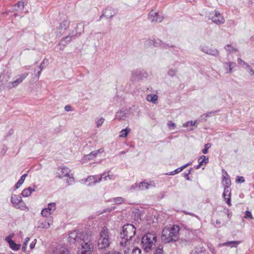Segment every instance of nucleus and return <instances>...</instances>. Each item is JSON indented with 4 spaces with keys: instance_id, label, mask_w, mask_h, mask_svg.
Wrapping results in <instances>:
<instances>
[{
    "instance_id": "f257e3e1",
    "label": "nucleus",
    "mask_w": 254,
    "mask_h": 254,
    "mask_svg": "<svg viewBox=\"0 0 254 254\" xmlns=\"http://www.w3.org/2000/svg\"><path fill=\"white\" fill-rule=\"evenodd\" d=\"M135 233L136 228L133 225L131 224L125 225L120 234L121 239L119 243L120 246L125 247L132 244V239Z\"/></svg>"
},
{
    "instance_id": "f03ea898",
    "label": "nucleus",
    "mask_w": 254,
    "mask_h": 254,
    "mask_svg": "<svg viewBox=\"0 0 254 254\" xmlns=\"http://www.w3.org/2000/svg\"><path fill=\"white\" fill-rule=\"evenodd\" d=\"M180 227L174 225L171 227H165L162 231V240L166 243L175 242L178 240L179 236Z\"/></svg>"
},
{
    "instance_id": "7ed1b4c3",
    "label": "nucleus",
    "mask_w": 254,
    "mask_h": 254,
    "mask_svg": "<svg viewBox=\"0 0 254 254\" xmlns=\"http://www.w3.org/2000/svg\"><path fill=\"white\" fill-rule=\"evenodd\" d=\"M156 242V236L152 233H147L141 239V245L143 250L149 252Z\"/></svg>"
},
{
    "instance_id": "20e7f679",
    "label": "nucleus",
    "mask_w": 254,
    "mask_h": 254,
    "mask_svg": "<svg viewBox=\"0 0 254 254\" xmlns=\"http://www.w3.org/2000/svg\"><path fill=\"white\" fill-rule=\"evenodd\" d=\"M110 244L109 230L106 227H104L100 232V238L98 242V249H106L109 246Z\"/></svg>"
},
{
    "instance_id": "39448f33",
    "label": "nucleus",
    "mask_w": 254,
    "mask_h": 254,
    "mask_svg": "<svg viewBox=\"0 0 254 254\" xmlns=\"http://www.w3.org/2000/svg\"><path fill=\"white\" fill-rule=\"evenodd\" d=\"M79 245L81 248L78 251L77 254H91L93 251L94 245L91 241L90 234L86 236Z\"/></svg>"
},
{
    "instance_id": "423d86ee",
    "label": "nucleus",
    "mask_w": 254,
    "mask_h": 254,
    "mask_svg": "<svg viewBox=\"0 0 254 254\" xmlns=\"http://www.w3.org/2000/svg\"><path fill=\"white\" fill-rule=\"evenodd\" d=\"M88 234L82 233L78 230L70 232L68 237V241L71 244L79 243V244Z\"/></svg>"
},
{
    "instance_id": "0eeeda50",
    "label": "nucleus",
    "mask_w": 254,
    "mask_h": 254,
    "mask_svg": "<svg viewBox=\"0 0 254 254\" xmlns=\"http://www.w3.org/2000/svg\"><path fill=\"white\" fill-rule=\"evenodd\" d=\"M144 44V47L146 48H150L152 46L154 47H160L161 48L164 49H167L168 47L173 48L174 47L173 45L169 46L168 44L164 43L160 39H155L154 38H150L147 39L145 41Z\"/></svg>"
},
{
    "instance_id": "6e6552de",
    "label": "nucleus",
    "mask_w": 254,
    "mask_h": 254,
    "mask_svg": "<svg viewBox=\"0 0 254 254\" xmlns=\"http://www.w3.org/2000/svg\"><path fill=\"white\" fill-rule=\"evenodd\" d=\"M148 74L146 71L140 69H134L132 71L130 81L132 83H134L146 78Z\"/></svg>"
},
{
    "instance_id": "1a4fd4ad",
    "label": "nucleus",
    "mask_w": 254,
    "mask_h": 254,
    "mask_svg": "<svg viewBox=\"0 0 254 254\" xmlns=\"http://www.w3.org/2000/svg\"><path fill=\"white\" fill-rule=\"evenodd\" d=\"M10 200L13 207L17 209H19L22 210H25L28 209L25 203L22 200L21 197L19 195L16 194L12 195L11 197Z\"/></svg>"
},
{
    "instance_id": "9d476101",
    "label": "nucleus",
    "mask_w": 254,
    "mask_h": 254,
    "mask_svg": "<svg viewBox=\"0 0 254 254\" xmlns=\"http://www.w3.org/2000/svg\"><path fill=\"white\" fill-rule=\"evenodd\" d=\"M208 18L217 25L223 24L225 22L224 17L217 11L210 13L208 15Z\"/></svg>"
},
{
    "instance_id": "9b49d317",
    "label": "nucleus",
    "mask_w": 254,
    "mask_h": 254,
    "mask_svg": "<svg viewBox=\"0 0 254 254\" xmlns=\"http://www.w3.org/2000/svg\"><path fill=\"white\" fill-rule=\"evenodd\" d=\"M28 75V73H24L22 74L19 75V78L16 79L15 80L7 83V87L8 89H12L17 86L20 83L23 82Z\"/></svg>"
},
{
    "instance_id": "f8f14e48",
    "label": "nucleus",
    "mask_w": 254,
    "mask_h": 254,
    "mask_svg": "<svg viewBox=\"0 0 254 254\" xmlns=\"http://www.w3.org/2000/svg\"><path fill=\"white\" fill-rule=\"evenodd\" d=\"M70 21L68 19L63 20L56 29L57 36H60L68 28Z\"/></svg>"
},
{
    "instance_id": "ddd939ff",
    "label": "nucleus",
    "mask_w": 254,
    "mask_h": 254,
    "mask_svg": "<svg viewBox=\"0 0 254 254\" xmlns=\"http://www.w3.org/2000/svg\"><path fill=\"white\" fill-rule=\"evenodd\" d=\"M201 51L206 54L217 57L219 55L218 50L212 46L209 47L206 46H202L201 48Z\"/></svg>"
},
{
    "instance_id": "4468645a",
    "label": "nucleus",
    "mask_w": 254,
    "mask_h": 254,
    "mask_svg": "<svg viewBox=\"0 0 254 254\" xmlns=\"http://www.w3.org/2000/svg\"><path fill=\"white\" fill-rule=\"evenodd\" d=\"M102 13L99 20H100L103 17H105L107 18L113 17L116 14V11L111 7H107L103 10Z\"/></svg>"
},
{
    "instance_id": "2eb2a0df",
    "label": "nucleus",
    "mask_w": 254,
    "mask_h": 254,
    "mask_svg": "<svg viewBox=\"0 0 254 254\" xmlns=\"http://www.w3.org/2000/svg\"><path fill=\"white\" fill-rule=\"evenodd\" d=\"M56 205L55 203H50L48 207L42 210L41 214L44 217H48L56 209Z\"/></svg>"
},
{
    "instance_id": "dca6fc26",
    "label": "nucleus",
    "mask_w": 254,
    "mask_h": 254,
    "mask_svg": "<svg viewBox=\"0 0 254 254\" xmlns=\"http://www.w3.org/2000/svg\"><path fill=\"white\" fill-rule=\"evenodd\" d=\"M125 254H140L141 250L137 247L132 246L131 244L124 247Z\"/></svg>"
},
{
    "instance_id": "f3484780",
    "label": "nucleus",
    "mask_w": 254,
    "mask_h": 254,
    "mask_svg": "<svg viewBox=\"0 0 254 254\" xmlns=\"http://www.w3.org/2000/svg\"><path fill=\"white\" fill-rule=\"evenodd\" d=\"M76 37V34H74V31L72 30L70 32L69 34L66 37L63 38L59 45H62L64 47L68 43H69L72 39H75Z\"/></svg>"
},
{
    "instance_id": "a211bd4d",
    "label": "nucleus",
    "mask_w": 254,
    "mask_h": 254,
    "mask_svg": "<svg viewBox=\"0 0 254 254\" xmlns=\"http://www.w3.org/2000/svg\"><path fill=\"white\" fill-rule=\"evenodd\" d=\"M148 18L151 22H161L163 17L159 15L158 13L154 11H152L149 13Z\"/></svg>"
},
{
    "instance_id": "6ab92c4d",
    "label": "nucleus",
    "mask_w": 254,
    "mask_h": 254,
    "mask_svg": "<svg viewBox=\"0 0 254 254\" xmlns=\"http://www.w3.org/2000/svg\"><path fill=\"white\" fill-rule=\"evenodd\" d=\"M231 190L229 187H225L224 192L223 193V196L225 198L226 203L229 205H231Z\"/></svg>"
},
{
    "instance_id": "aec40b11",
    "label": "nucleus",
    "mask_w": 254,
    "mask_h": 254,
    "mask_svg": "<svg viewBox=\"0 0 254 254\" xmlns=\"http://www.w3.org/2000/svg\"><path fill=\"white\" fill-rule=\"evenodd\" d=\"M59 170L60 171V173H58L57 176L59 178H62L64 177H67L69 175L70 170L69 168L66 167L59 168Z\"/></svg>"
},
{
    "instance_id": "412c9836",
    "label": "nucleus",
    "mask_w": 254,
    "mask_h": 254,
    "mask_svg": "<svg viewBox=\"0 0 254 254\" xmlns=\"http://www.w3.org/2000/svg\"><path fill=\"white\" fill-rule=\"evenodd\" d=\"M53 254H69V251L64 247L59 246L53 251Z\"/></svg>"
},
{
    "instance_id": "4be33fe9",
    "label": "nucleus",
    "mask_w": 254,
    "mask_h": 254,
    "mask_svg": "<svg viewBox=\"0 0 254 254\" xmlns=\"http://www.w3.org/2000/svg\"><path fill=\"white\" fill-rule=\"evenodd\" d=\"M223 64L226 73H231L233 67L235 66V64L233 62H224Z\"/></svg>"
},
{
    "instance_id": "5701e85b",
    "label": "nucleus",
    "mask_w": 254,
    "mask_h": 254,
    "mask_svg": "<svg viewBox=\"0 0 254 254\" xmlns=\"http://www.w3.org/2000/svg\"><path fill=\"white\" fill-rule=\"evenodd\" d=\"M84 29V25L83 24H78L75 28V32H74V34H76V37L80 36L83 32Z\"/></svg>"
},
{
    "instance_id": "b1692460",
    "label": "nucleus",
    "mask_w": 254,
    "mask_h": 254,
    "mask_svg": "<svg viewBox=\"0 0 254 254\" xmlns=\"http://www.w3.org/2000/svg\"><path fill=\"white\" fill-rule=\"evenodd\" d=\"M190 254H206V251L202 247H196L191 251Z\"/></svg>"
},
{
    "instance_id": "393cba45",
    "label": "nucleus",
    "mask_w": 254,
    "mask_h": 254,
    "mask_svg": "<svg viewBox=\"0 0 254 254\" xmlns=\"http://www.w3.org/2000/svg\"><path fill=\"white\" fill-rule=\"evenodd\" d=\"M35 190L33 189H32L31 187H28V188H26L24 189L21 193V194L24 197H27L32 193V192L34 191Z\"/></svg>"
},
{
    "instance_id": "a878e982",
    "label": "nucleus",
    "mask_w": 254,
    "mask_h": 254,
    "mask_svg": "<svg viewBox=\"0 0 254 254\" xmlns=\"http://www.w3.org/2000/svg\"><path fill=\"white\" fill-rule=\"evenodd\" d=\"M126 118L127 114L124 111H118L116 115V118L119 120H125Z\"/></svg>"
},
{
    "instance_id": "bb28decb",
    "label": "nucleus",
    "mask_w": 254,
    "mask_h": 254,
    "mask_svg": "<svg viewBox=\"0 0 254 254\" xmlns=\"http://www.w3.org/2000/svg\"><path fill=\"white\" fill-rule=\"evenodd\" d=\"M189 165H190V163L186 164L185 165H184L183 166H182L181 167H180V168H178L177 169H176L175 170H174L173 171H172V172H171L169 173H168L167 174L169 175H175V174H176L177 173H179L180 172H181L184 169L186 168Z\"/></svg>"
},
{
    "instance_id": "cd10ccee",
    "label": "nucleus",
    "mask_w": 254,
    "mask_h": 254,
    "mask_svg": "<svg viewBox=\"0 0 254 254\" xmlns=\"http://www.w3.org/2000/svg\"><path fill=\"white\" fill-rule=\"evenodd\" d=\"M198 161L199 163V165H203L208 163L209 159L208 157L202 155L199 158Z\"/></svg>"
},
{
    "instance_id": "c85d7f7f",
    "label": "nucleus",
    "mask_w": 254,
    "mask_h": 254,
    "mask_svg": "<svg viewBox=\"0 0 254 254\" xmlns=\"http://www.w3.org/2000/svg\"><path fill=\"white\" fill-rule=\"evenodd\" d=\"M158 99V96L155 94H149L146 96V100L149 102L155 103Z\"/></svg>"
},
{
    "instance_id": "c756f323",
    "label": "nucleus",
    "mask_w": 254,
    "mask_h": 254,
    "mask_svg": "<svg viewBox=\"0 0 254 254\" xmlns=\"http://www.w3.org/2000/svg\"><path fill=\"white\" fill-rule=\"evenodd\" d=\"M27 176V174H24L21 177L20 179L18 180V181L15 185L16 189L19 188V187L23 183V182H24V180Z\"/></svg>"
},
{
    "instance_id": "7c9ffc66",
    "label": "nucleus",
    "mask_w": 254,
    "mask_h": 254,
    "mask_svg": "<svg viewBox=\"0 0 254 254\" xmlns=\"http://www.w3.org/2000/svg\"><path fill=\"white\" fill-rule=\"evenodd\" d=\"M14 7H17V8H14L13 11L18 10H23L24 7V2L23 1H19L14 5Z\"/></svg>"
},
{
    "instance_id": "2f4dec72",
    "label": "nucleus",
    "mask_w": 254,
    "mask_h": 254,
    "mask_svg": "<svg viewBox=\"0 0 254 254\" xmlns=\"http://www.w3.org/2000/svg\"><path fill=\"white\" fill-rule=\"evenodd\" d=\"M112 176H110L109 175H105V173H103L101 175V177L99 179L98 181H94V183H97L98 182L102 181L103 179L104 180H107L108 179H109L110 180L112 179Z\"/></svg>"
},
{
    "instance_id": "473e14b6",
    "label": "nucleus",
    "mask_w": 254,
    "mask_h": 254,
    "mask_svg": "<svg viewBox=\"0 0 254 254\" xmlns=\"http://www.w3.org/2000/svg\"><path fill=\"white\" fill-rule=\"evenodd\" d=\"M130 130L129 128H126L125 129H122L120 133L119 136L120 137H126L127 136L129 131Z\"/></svg>"
},
{
    "instance_id": "72a5a7b5",
    "label": "nucleus",
    "mask_w": 254,
    "mask_h": 254,
    "mask_svg": "<svg viewBox=\"0 0 254 254\" xmlns=\"http://www.w3.org/2000/svg\"><path fill=\"white\" fill-rule=\"evenodd\" d=\"M9 247L12 250L17 251L20 249V245L16 244L14 241H11Z\"/></svg>"
},
{
    "instance_id": "f704fd0d",
    "label": "nucleus",
    "mask_w": 254,
    "mask_h": 254,
    "mask_svg": "<svg viewBox=\"0 0 254 254\" xmlns=\"http://www.w3.org/2000/svg\"><path fill=\"white\" fill-rule=\"evenodd\" d=\"M239 244H240V241H228V242L224 243L221 245L222 246H230L231 244H233V245H235V246H237V245H239Z\"/></svg>"
},
{
    "instance_id": "c9c22d12",
    "label": "nucleus",
    "mask_w": 254,
    "mask_h": 254,
    "mask_svg": "<svg viewBox=\"0 0 254 254\" xmlns=\"http://www.w3.org/2000/svg\"><path fill=\"white\" fill-rule=\"evenodd\" d=\"M225 49L229 53L232 52H237V49L233 46H231V45H227L225 46Z\"/></svg>"
},
{
    "instance_id": "e433bc0d",
    "label": "nucleus",
    "mask_w": 254,
    "mask_h": 254,
    "mask_svg": "<svg viewBox=\"0 0 254 254\" xmlns=\"http://www.w3.org/2000/svg\"><path fill=\"white\" fill-rule=\"evenodd\" d=\"M149 184L144 182H141L139 185V188L141 190L147 189Z\"/></svg>"
},
{
    "instance_id": "4c0bfd02",
    "label": "nucleus",
    "mask_w": 254,
    "mask_h": 254,
    "mask_svg": "<svg viewBox=\"0 0 254 254\" xmlns=\"http://www.w3.org/2000/svg\"><path fill=\"white\" fill-rule=\"evenodd\" d=\"M96 156V153L93 151H92L90 154L85 155V158L86 160H90L94 158Z\"/></svg>"
},
{
    "instance_id": "58836bf2",
    "label": "nucleus",
    "mask_w": 254,
    "mask_h": 254,
    "mask_svg": "<svg viewBox=\"0 0 254 254\" xmlns=\"http://www.w3.org/2000/svg\"><path fill=\"white\" fill-rule=\"evenodd\" d=\"M223 182H224L225 184V187H230L231 186V180L229 178H226L225 177H224L223 178Z\"/></svg>"
},
{
    "instance_id": "ea45409f",
    "label": "nucleus",
    "mask_w": 254,
    "mask_h": 254,
    "mask_svg": "<svg viewBox=\"0 0 254 254\" xmlns=\"http://www.w3.org/2000/svg\"><path fill=\"white\" fill-rule=\"evenodd\" d=\"M163 247L161 246H159L157 247L155 251L154 254H163Z\"/></svg>"
},
{
    "instance_id": "a19ab883",
    "label": "nucleus",
    "mask_w": 254,
    "mask_h": 254,
    "mask_svg": "<svg viewBox=\"0 0 254 254\" xmlns=\"http://www.w3.org/2000/svg\"><path fill=\"white\" fill-rule=\"evenodd\" d=\"M177 72V69H170L168 71V74L171 77H174Z\"/></svg>"
},
{
    "instance_id": "79ce46f5",
    "label": "nucleus",
    "mask_w": 254,
    "mask_h": 254,
    "mask_svg": "<svg viewBox=\"0 0 254 254\" xmlns=\"http://www.w3.org/2000/svg\"><path fill=\"white\" fill-rule=\"evenodd\" d=\"M69 178L67 179L66 183L69 185H71L74 181V179L72 175H69L67 176Z\"/></svg>"
},
{
    "instance_id": "37998d69",
    "label": "nucleus",
    "mask_w": 254,
    "mask_h": 254,
    "mask_svg": "<svg viewBox=\"0 0 254 254\" xmlns=\"http://www.w3.org/2000/svg\"><path fill=\"white\" fill-rule=\"evenodd\" d=\"M211 146V144L210 143H207L206 144H205V146H204V148L202 150V153L203 154H206L208 152V150L209 148H210Z\"/></svg>"
},
{
    "instance_id": "c03bdc74",
    "label": "nucleus",
    "mask_w": 254,
    "mask_h": 254,
    "mask_svg": "<svg viewBox=\"0 0 254 254\" xmlns=\"http://www.w3.org/2000/svg\"><path fill=\"white\" fill-rule=\"evenodd\" d=\"M124 201V199L121 197H118L114 198V202H116L117 204H121Z\"/></svg>"
},
{
    "instance_id": "a18cd8bd",
    "label": "nucleus",
    "mask_w": 254,
    "mask_h": 254,
    "mask_svg": "<svg viewBox=\"0 0 254 254\" xmlns=\"http://www.w3.org/2000/svg\"><path fill=\"white\" fill-rule=\"evenodd\" d=\"M29 240H30L29 238L28 237L25 238L24 244H23V246L22 248L23 251L25 252L26 251V246H27Z\"/></svg>"
},
{
    "instance_id": "49530a36",
    "label": "nucleus",
    "mask_w": 254,
    "mask_h": 254,
    "mask_svg": "<svg viewBox=\"0 0 254 254\" xmlns=\"http://www.w3.org/2000/svg\"><path fill=\"white\" fill-rule=\"evenodd\" d=\"M245 218H250L251 219H253L252 213L249 211H246L245 212V215L244 216Z\"/></svg>"
},
{
    "instance_id": "de8ad7c7",
    "label": "nucleus",
    "mask_w": 254,
    "mask_h": 254,
    "mask_svg": "<svg viewBox=\"0 0 254 254\" xmlns=\"http://www.w3.org/2000/svg\"><path fill=\"white\" fill-rule=\"evenodd\" d=\"M104 121V119L102 118L99 119L96 122L97 127H99L100 126L102 125V124L103 123Z\"/></svg>"
},
{
    "instance_id": "09e8293b",
    "label": "nucleus",
    "mask_w": 254,
    "mask_h": 254,
    "mask_svg": "<svg viewBox=\"0 0 254 254\" xmlns=\"http://www.w3.org/2000/svg\"><path fill=\"white\" fill-rule=\"evenodd\" d=\"M236 181L238 183H244L245 182V179L243 177H237Z\"/></svg>"
},
{
    "instance_id": "8fccbe9b",
    "label": "nucleus",
    "mask_w": 254,
    "mask_h": 254,
    "mask_svg": "<svg viewBox=\"0 0 254 254\" xmlns=\"http://www.w3.org/2000/svg\"><path fill=\"white\" fill-rule=\"evenodd\" d=\"M93 181V184H95L96 183H94V181H97L95 179V178L94 176H89L88 177V178L86 179V181Z\"/></svg>"
},
{
    "instance_id": "3c124183",
    "label": "nucleus",
    "mask_w": 254,
    "mask_h": 254,
    "mask_svg": "<svg viewBox=\"0 0 254 254\" xmlns=\"http://www.w3.org/2000/svg\"><path fill=\"white\" fill-rule=\"evenodd\" d=\"M36 243V240L35 239L34 241L32 242L30 245V248L32 250L34 248Z\"/></svg>"
},
{
    "instance_id": "603ef678",
    "label": "nucleus",
    "mask_w": 254,
    "mask_h": 254,
    "mask_svg": "<svg viewBox=\"0 0 254 254\" xmlns=\"http://www.w3.org/2000/svg\"><path fill=\"white\" fill-rule=\"evenodd\" d=\"M45 61L47 62L48 61V60L46 59H44L43 61L41 63L40 66H39V68L41 69V71H42L43 69L44 68Z\"/></svg>"
},
{
    "instance_id": "864d4df0",
    "label": "nucleus",
    "mask_w": 254,
    "mask_h": 254,
    "mask_svg": "<svg viewBox=\"0 0 254 254\" xmlns=\"http://www.w3.org/2000/svg\"><path fill=\"white\" fill-rule=\"evenodd\" d=\"M5 240L8 243L9 245L11 244V241H13L11 240L10 236L6 237L5 239Z\"/></svg>"
},
{
    "instance_id": "5fc2aeb1",
    "label": "nucleus",
    "mask_w": 254,
    "mask_h": 254,
    "mask_svg": "<svg viewBox=\"0 0 254 254\" xmlns=\"http://www.w3.org/2000/svg\"><path fill=\"white\" fill-rule=\"evenodd\" d=\"M94 151V152L96 153V155H97L98 153H102V152H103L104 149H103V148H101L99 149L98 150H95Z\"/></svg>"
},
{
    "instance_id": "6e6d98bb",
    "label": "nucleus",
    "mask_w": 254,
    "mask_h": 254,
    "mask_svg": "<svg viewBox=\"0 0 254 254\" xmlns=\"http://www.w3.org/2000/svg\"><path fill=\"white\" fill-rule=\"evenodd\" d=\"M106 254H121L119 252H116L115 251H109L108 253H106Z\"/></svg>"
},
{
    "instance_id": "4d7b16f0",
    "label": "nucleus",
    "mask_w": 254,
    "mask_h": 254,
    "mask_svg": "<svg viewBox=\"0 0 254 254\" xmlns=\"http://www.w3.org/2000/svg\"><path fill=\"white\" fill-rule=\"evenodd\" d=\"M249 70V73L251 75H254V70H253V68L250 66L248 68Z\"/></svg>"
},
{
    "instance_id": "13d9d810",
    "label": "nucleus",
    "mask_w": 254,
    "mask_h": 254,
    "mask_svg": "<svg viewBox=\"0 0 254 254\" xmlns=\"http://www.w3.org/2000/svg\"><path fill=\"white\" fill-rule=\"evenodd\" d=\"M65 110L67 112L70 111L71 110V107L69 105H66L64 107Z\"/></svg>"
},
{
    "instance_id": "bf43d9fd",
    "label": "nucleus",
    "mask_w": 254,
    "mask_h": 254,
    "mask_svg": "<svg viewBox=\"0 0 254 254\" xmlns=\"http://www.w3.org/2000/svg\"><path fill=\"white\" fill-rule=\"evenodd\" d=\"M190 170L188 173L185 174V177H186V178L187 179V180H189L190 179H189V175L190 174Z\"/></svg>"
},
{
    "instance_id": "052dcab7",
    "label": "nucleus",
    "mask_w": 254,
    "mask_h": 254,
    "mask_svg": "<svg viewBox=\"0 0 254 254\" xmlns=\"http://www.w3.org/2000/svg\"><path fill=\"white\" fill-rule=\"evenodd\" d=\"M168 126L169 127H175V123H173L171 122H169V123L168 124Z\"/></svg>"
},
{
    "instance_id": "680f3d73",
    "label": "nucleus",
    "mask_w": 254,
    "mask_h": 254,
    "mask_svg": "<svg viewBox=\"0 0 254 254\" xmlns=\"http://www.w3.org/2000/svg\"><path fill=\"white\" fill-rule=\"evenodd\" d=\"M189 124L190 126H193L195 125L196 121L193 122L192 121H189Z\"/></svg>"
},
{
    "instance_id": "e2e57ef3",
    "label": "nucleus",
    "mask_w": 254,
    "mask_h": 254,
    "mask_svg": "<svg viewBox=\"0 0 254 254\" xmlns=\"http://www.w3.org/2000/svg\"><path fill=\"white\" fill-rule=\"evenodd\" d=\"M189 126H190L189 122L188 121V122H186V123H184V124H183V126L184 127H189Z\"/></svg>"
},
{
    "instance_id": "0e129e2a",
    "label": "nucleus",
    "mask_w": 254,
    "mask_h": 254,
    "mask_svg": "<svg viewBox=\"0 0 254 254\" xmlns=\"http://www.w3.org/2000/svg\"><path fill=\"white\" fill-rule=\"evenodd\" d=\"M41 72H42V71H41V69H40V70L39 71H38L37 74H36V75L37 76L38 79H39V78L41 75Z\"/></svg>"
},
{
    "instance_id": "69168bd1",
    "label": "nucleus",
    "mask_w": 254,
    "mask_h": 254,
    "mask_svg": "<svg viewBox=\"0 0 254 254\" xmlns=\"http://www.w3.org/2000/svg\"><path fill=\"white\" fill-rule=\"evenodd\" d=\"M243 64H244V65H245L248 68L250 67L251 66L248 64H247V63L245 62H243Z\"/></svg>"
},
{
    "instance_id": "338daca9",
    "label": "nucleus",
    "mask_w": 254,
    "mask_h": 254,
    "mask_svg": "<svg viewBox=\"0 0 254 254\" xmlns=\"http://www.w3.org/2000/svg\"><path fill=\"white\" fill-rule=\"evenodd\" d=\"M185 213L186 214H189V215H190L191 216H194V214L192 213H190V212H185Z\"/></svg>"
},
{
    "instance_id": "774afa93",
    "label": "nucleus",
    "mask_w": 254,
    "mask_h": 254,
    "mask_svg": "<svg viewBox=\"0 0 254 254\" xmlns=\"http://www.w3.org/2000/svg\"><path fill=\"white\" fill-rule=\"evenodd\" d=\"M214 112H213V111H212V112H210L207 113L206 114V116H208H208H210L211 114L214 113Z\"/></svg>"
}]
</instances>
